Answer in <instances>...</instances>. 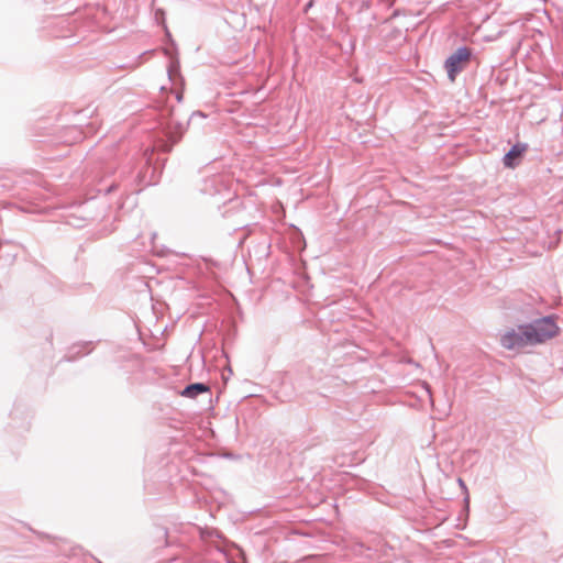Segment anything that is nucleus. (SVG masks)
Returning <instances> with one entry per match:
<instances>
[{
	"mask_svg": "<svg viewBox=\"0 0 563 563\" xmlns=\"http://www.w3.org/2000/svg\"><path fill=\"white\" fill-rule=\"evenodd\" d=\"M472 52L467 47L457 48L445 62L448 70H457L467 66Z\"/></svg>",
	"mask_w": 563,
	"mask_h": 563,
	"instance_id": "7ed1b4c3",
	"label": "nucleus"
},
{
	"mask_svg": "<svg viewBox=\"0 0 563 563\" xmlns=\"http://www.w3.org/2000/svg\"><path fill=\"white\" fill-rule=\"evenodd\" d=\"M178 67H179L178 63L177 64H172L169 66L168 70H176Z\"/></svg>",
	"mask_w": 563,
	"mask_h": 563,
	"instance_id": "423d86ee",
	"label": "nucleus"
},
{
	"mask_svg": "<svg viewBox=\"0 0 563 563\" xmlns=\"http://www.w3.org/2000/svg\"><path fill=\"white\" fill-rule=\"evenodd\" d=\"M526 151H527L526 144L514 145L511 147V150L504 156L505 166L509 167V168H514Z\"/></svg>",
	"mask_w": 563,
	"mask_h": 563,
	"instance_id": "20e7f679",
	"label": "nucleus"
},
{
	"mask_svg": "<svg viewBox=\"0 0 563 563\" xmlns=\"http://www.w3.org/2000/svg\"><path fill=\"white\" fill-rule=\"evenodd\" d=\"M209 390H210L209 386L201 384V383H196V384H191V385L187 386L181 391V396L188 397V398H195L199 394L208 393Z\"/></svg>",
	"mask_w": 563,
	"mask_h": 563,
	"instance_id": "39448f33",
	"label": "nucleus"
},
{
	"mask_svg": "<svg viewBox=\"0 0 563 563\" xmlns=\"http://www.w3.org/2000/svg\"><path fill=\"white\" fill-rule=\"evenodd\" d=\"M450 81H454V73H449Z\"/></svg>",
	"mask_w": 563,
	"mask_h": 563,
	"instance_id": "0eeeda50",
	"label": "nucleus"
},
{
	"mask_svg": "<svg viewBox=\"0 0 563 563\" xmlns=\"http://www.w3.org/2000/svg\"><path fill=\"white\" fill-rule=\"evenodd\" d=\"M530 345L542 344L559 334V327L553 317H544L531 323L523 324Z\"/></svg>",
	"mask_w": 563,
	"mask_h": 563,
	"instance_id": "f257e3e1",
	"label": "nucleus"
},
{
	"mask_svg": "<svg viewBox=\"0 0 563 563\" xmlns=\"http://www.w3.org/2000/svg\"><path fill=\"white\" fill-rule=\"evenodd\" d=\"M500 344L506 350H520L530 345V341L525 333L523 324L517 329H508L500 335Z\"/></svg>",
	"mask_w": 563,
	"mask_h": 563,
	"instance_id": "f03ea898",
	"label": "nucleus"
}]
</instances>
